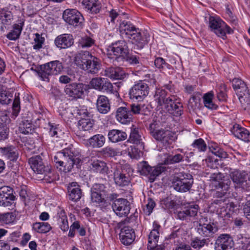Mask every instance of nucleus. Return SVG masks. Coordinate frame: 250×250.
<instances>
[{"label":"nucleus","mask_w":250,"mask_h":250,"mask_svg":"<svg viewBox=\"0 0 250 250\" xmlns=\"http://www.w3.org/2000/svg\"><path fill=\"white\" fill-rule=\"evenodd\" d=\"M54 161L57 168L60 167V170L67 172L71 170L74 165L77 166L81 160L76 158L70 149L65 148L57 152Z\"/></svg>","instance_id":"f257e3e1"},{"label":"nucleus","mask_w":250,"mask_h":250,"mask_svg":"<svg viewBox=\"0 0 250 250\" xmlns=\"http://www.w3.org/2000/svg\"><path fill=\"white\" fill-rule=\"evenodd\" d=\"M74 61L77 65L88 73H97L101 66L99 59L88 51L77 54L75 57Z\"/></svg>","instance_id":"f03ea898"},{"label":"nucleus","mask_w":250,"mask_h":250,"mask_svg":"<svg viewBox=\"0 0 250 250\" xmlns=\"http://www.w3.org/2000/svg\"><path fill=\"white\" fill-rule=\"evenodd\" d=\"M120 32L126 38L130 39L132 43L138 48H143L148 42L147 40L142 36L140 30L130 22L123 21L120 25Z\"/></svg>","instance_id":"7ed1b4c3"},{"label":"nucleus","mask_w":250,"mask_h":250,"mask_svg":"<svg viewBox=\"0 0 250 250\" xmlns=\"http://www.w3.org/2000/svg\"><path fill=\"white\" fill-rule=\"evenodd\" d=\"M172 186L176 191L185 192L189 190L193 183L192 176L187 173H176L173 176Z\"/></svg>","instance_id":"20e7f679"},{"label":"nucleus","mask_w":250,"mask_h":250,"mask_svg":"<svg viewBox=\"0 0 250 250\" xmlns=\"http://www.w3.org/2000/svg\"><path fill=\"white\" fill-rule=\"evenodd\" d=\"M232 87L244 109L250 108V94L245 82L240 79L235 78L232 80Z\"/></svg>","instance_id":"39448f33"},{"label":"nucleus","mask_w":250,"mask_h":250,"mask_svg":"<svg viewBox=\"0 0 250 250\" xmlns=\"http://www.w3.org/2000/svg\"><path fill=\"white\" fill-rule=\"evenodd\" d=\"M229 176L236 189L250 190V179L246 172L234 169L230 172Z\"/></svg>","instance_id":"423d86ee"},{"label":"nucleus","mask_w":250,"mask_h":250,"mask_svg":"<svg viewBox=\"0 0 250 250\" xmlns=\"http://www.w3.org/2000/svg\"><path fill=\"white\" fill-rule=\"evenodd\" d=\"M209 27L217 36L225 39L226 33H232V29L220 18L211 16L209 18Z\"/></svg>","instance_id":"0eeeda50"},{"label":"nucleus","mask_w":250,"mask_h":250,"mask_svg":"<svg viewBox=\"0 0 250 250\" xmlns=\"http://www.w3.org/2000/svg\"><path fill=\"white\" fill-rule=\"evenodd\" d=\"M166 170V167L160 166L151 167L146 162L143 161L138 166V171L142 175L147 176L150 182H153L156 178Z\"/></svg>","instance_id":"6e6552de"},{"label":"nucleus","mask_w":250,"mask_h":250,"mask_svg":"<svg viewBox=\"0 0 250 250\" xmlns=\"http://www.w3.org/2000/svg\"><path fill=\"white\" fill-rule=\"evenodd\" d=\"M63 20L68 24L75 27H83V17L82 14L75 9H67L62 15Z\"/></svg>","instance_id":"1a4fd4ad"},{"label":"nucleus","mask_w":250,"mask_h":250,"mask_svg":"<svg viewBox=\"0 0 250 250\" xmlns=\"http://www.w3.org/2000/svg\"><path fill=\"white\" fill-rule=\"evenodd\" d=\"M149 89L147 84L141 81L134 84L130 89L129 98L133 100L141 101L148 95Z\"/></svg>","instance_id":"9d476101"},{"label":"nucleus","mask_w":250,"mask_h":250,"mask_svg":"<svg viewBox=\"0 0 250 250\" xmlns=\"http://www.w3.org/2000/svg\"><path fill=\"white\" fill-rule=\"evenodd\" d=\"M129 51L126 42L124 40L118 41L113 42L107 49L109 58H113L112 55L116 56V59L123 58L126 55Z\"/></svg>","instance_id":"9b49d317"},{"label":"nucleus","mask_w":250,"mask_h":250,"mask_svg":"<svg viewBox=\"0 0 250 250\" xmlns=\"http://www.w3.org/2000/svg\"><path fill=\"white\" fill-rule=\"evenodd\" d=\"M207 222V217H202L200 219L199 225L197 227V232L202 237H210L217 232L218 228L214 223H206Z\"/></svg>","instance_id":"f8f14e48"},{"label":"nucleus","mask_w":250,"mask_h":250,"mask_svg":"<svg viewBox=\"0 0 250 250\" xmlns=\"http://www.w3.org/2000/svg\"><path fill=\"white\" fill-rule=\"evenodd\" d=\"M31 168L38 174L47 175L51 171V167L45 166L40 155H37L30 158L28 160Z\"/></svg>","instance_id":"ddd939ff"},{"label":"nucleus","mask_w":250,"mask_h":250,"mask_svg":"<svg viewBox=\"0 0 250 250\" xmlns=\"http://www.w3.org/2000/svg\"><path fill=\"white\" fill-rule=\"evenodd\" d=\"M153 229L148 235L147 249L148 250H164V245L157 244L159 238V229L160 226L155 221L153 223Z\"/></svg>","instance_id":"4468645a"},{"label":"nucleus","mask_w":250,"mask_h":250,"mask_svg":"<svg viewBox=\"0 0 250 250\" xmlns=\"http://www.w3.org/2000/svg\"><path fill=\"white\" fill-rule=\"evenodd\" d=\"M112 208L116 215L120 217H126L130 210V203L124 198L115 200L112 203Z\"/></svg>","instance_id":"2eb2a0df"},{"label":"nucleus","mask_w":250,"mask_h":250,"mask_svg":"<svg viewBox=\"0 0 250 250\" xmlns=\"http://www.w3.org/2000/svg\"><path fill=\"white\" fill-rule=\"evenodd\" d=\"M13 188L9 186L0 188V206L8 207L11 206L15 200Z\"/></svg>","instance_id":"dca6fc26"},{"label":"nucleus","mask_w":250,"mask_h":250,"mask_svg":"<svg viewBox=\"0 0 250 250\" xmlns=\"http://www.w3.org/2000/svg\"><path fill=\"white\" fill-rule=\"evenodd\" d=\"M153 137L165 146L171 144L176 139L175 133L172 131L161 128L154 132Z\"/></svg>","instance_id":"f3484780"},{"label":"nucleus","mask_w":250,"mask_h":250,"mask_svg":"<svg viewBox=\"0 0 250 250\" xmlns=\"http://www.w3.org/2000/svg\"><path fill=\"white\" fill-rule=\"evenodd\" d=\"M165 107L166 110L175 117H180L183 113V106L180 100L175 95H171L170 100Z\"/></svg>","instance_id":"a211bd4d"},{"label":"nucleus","mask_w":250,"mask_h":250,"mask_svg":"<svg viewBox=\"0 0 250 250\" xmlns=\"http://www.w3.org/2000/svg\"><path fill=\"white\" fill-rule=\"evenodd\" d=\"M84 86L82 83H71L65 86L64 92L68 97L73 99L81 98L85 90Z\"/></svg>","instance_id":"6ab92c4d"},{"label":"nucleus","mask_w":250,"mask_h":250,"mask_svg":"<svg viewBox=\"0 0 250 250\" xmlns=\"http://www.w3.org/2000/svg\"><path fill=\"white\" fill-rule=\"evenodd\" d=\"M14 20L12 12L7 8L0 9V31L2 33L9 29Z\"/></svg>","instance_id":"aec40b11"},{"label":"nucleus","mask_w":250,"mask_h":250,"mask_svg":"<svg viewBox=\"0 0 250 250\" xmlns=\"http://www.w3.org/2000/svg\"><path fill=\"white\" fill-rule=\"evenodd\" d=\"M215 244L219 250H234V241L229 234H220L216 239Z\"/></svg>","instance_id":"412c9836"},{"label":"nucleus","mask_w":250,"mask_h":250,"mask_svg":"<svg viewBox=\"0 0 250 250\" xmlns=\"http://www.w3.org/2000/svg\"><path fill=\"white\" fill-rule=\"evenodd\" d=\"M171 95L168 96L167 92L164 89L161 88H156L153 98L154 101L157 104V107L162 108V106H164L165 107L167 103L170 102Z\"/></svg>","instance_id":"4be33fe9"},{"label":"nucleus","mask_w":250,"mask_h":250,"mask_svg":"<svg viewBox=\"0 0 250 250\" xmlns=\"http://www.w3.org/2000/svg\"><path fill=\"white\" fill-rule=\"evenodd\" d=\"M67 189L70 200L77 202L80 200L82 196V190L80 186L77 182H73L69 183Z\"/></svg>","instance_id":"5701e85b"},{"label":"nucleus","mask_w":250,"mask_h":250,"mask_svg":"<svg viewBox=\"0 0 250 250\" xmlns=\"http://www.w3.org/2000/svg\"><path fill=\"white\" fill-rule=\"evenodd\" d=\"M56 46L60 49H65L71 46L74 43L72 35L63 34L57 36L54 41Z\"/></svg>","instance_id":"b1692460"},{"label":"nucleus","mask_w":250,"mask_h":250,"mask_svg":"<svg viewBox=\"0 0 250 250\" xmlns=\"http://www.w3.org/2000/svg\"><path fill=\"white\" fill-rule=\"evenodd\" d=\"M119 236L121 243L125 245L131 244L135 238L134 231L128 226H125L121 229Z\"/></svg>","instance_id":"393cba45"},{"label":"nucleus","mask_w":250,"mask_h":250,"mask_svg":"<svg viewBox=\"0 0 250 250\" xmlns=\"http://www.w3.org/2000/svg\"><path fill=\"white\" fill-rule=\"evenodd\" d=\"M102 73L103 76L115 80H123L127 76V74L120 67H108L104 70Z\"/></svg>","instance_id":"a878e982"},{"label":"nucleus","mask_w":250,"mask_h":250,"mask_svg":"<svg viewBox=\"0 0 250 250\" xmlns=\"http://www.w3.org/2000/svg\"><path fill=\"white\" fill-rule=\"evenodd\" d=\"M113 176L114 182L117 186L123 187L130 183L129 177L126 176L121 169L117 167L115 169Z\"/></svg>","instance_id":"bb28decb"},{"label":"nucleus","mask_w":250,"mask_h":250,"mask_svg":"<svg viewBox=\"0 0 250 250\" xmlns=\"http://www.w3.org/2000/svg\"><path fill=\"white\" fill-rule=\"evenodd\" d=\"M127 107H120L116 111V119L122 124L129 123L132 120L133 116Z\"/></svg>","instance_id":"cd10ccee"},{"label":"nucleus","mask_w":250,"mask_h":250,"mask_svg":"<svg viewBox=\"0 0 250 250\" xmlns=\"http://www.w3.org/2000/svg\"><path fill=\"white\" fill-rule=\"evenodd\" d=\"M96 109L101 114H107L110 110L109 99L104 95H99L96 101Z\"/></svg>","instance_id":"c85d7f7f"},{"label":"nucleus","mask_w":250,"mask_h":250,"mask_svg":"<svg viewBox=\"0 0 250 250\" xmlns=\"http://www.w3.org/2000/svg\"><path fill=\"white\" fill-rule=\"evenodd\" d=\"M82 4L88 13L96 14L101 9V3L98 0H83Z\"/></svg>","instance_id":"c756f323"},{"label":"nucleus","mask_w":250,"mask_h":250,"mask_svg":"<svg viewBox=\"0 0 250 250\" xmlns=\"http://www.w3.org/2000/svg\"><path fill=\"white\" fill-rule=\"evenodd\" d=\"M199 210L197 205L188 206L185 207L182 210L177 213V217L181 220H185L188 217H195L197 215Z\"/></svg>","instance_id":"7c9ffc66"},{"label":"nucleus","mask_w":250,"mask_h":250,"mask_svg":"<svg viewBox=\"0 0 250 250\" xmlns=\"http://www.w3.org/2000/svg\"><path fill=\"white\" fill-rule=\"evenodd\" d=\"M231 132L238 139L245 142L250 141V133L245 128L242 127L238 124H235L231 129Z\"/></svg>","instance_id":"2f4dec72"},{"label":"nucleus","mask_w":250,"mask_h":250,"mask_svg":"<svg viewBox=\"0 0 250 250\" xmlns=\"http://www.w3.org/2000/svg\"><path fill=\"white\" fill-rule=\"evenodd\" d=\"M239 206L233 202H229L220 208V214L222 217L229 218L233 213H237L239 210Z\"/></svg>","instance_id":"473e14b6"},{"label":"nucleus","mask_w":250,"mask_h":250,"mask_svg":"<svg viewBox=\"0 0 250 250\" xmlns=\"http://www.w3.org/2000/svg\"><path fill=\"white\" fill-rule=\"evenodd\" d=\"M230 184L231 181L229 179H223L222 181L215 184L214 186L216 189H220V191L216 192L215 196L218 198L224 196L229 189Z\"/></svg>","instance_id":"72a5a7b5"},{"label":"nucleus","mask_w":250,"mask_h":250,"mask_svg":"<svg viewBox=\"0 0 250 250\" xmlns=\"http://www.w3.org/2000/svg\"><path fill=\"white\" fill-rule=\"evenodd\" d=\"M126 133L120 130L112 129L108 133V137L110 141L112 143H118L125 140L127 138Z\"/></svg>","instance_id":"f704fd0d"},{"label":"nucleus","mask_w":250,"mask_h":250,"mask_svg":"<svg viewBox=\"0 0 250 250\" xmlns=\"http://www.w3.org/2000/svg\"><path fill=\"white\" fill-rule=\"evenodd\" d=\"M90 164V167L94 171L102 174L108 173V168L104 162L99 160H91Z\"/></svg>","instance_id":"c9c22d12"},{"label":"nucleus","mask_w":250,"mask_h":250,"mask_svg":"<svg viewBox=\"0 0 250 250\" xmlns=\"http://www.w3.org/2000/svg\"><path fill=\"white\" fill-rule=\"evenodd\" d=\"M24 23V20H21L18 23L14 24L13 26V30L7 34L6 37L9 40L13 41L19 39L22 30Z\"/></svg>","instance_id":"e433bc0d"},{"label":"nucleus","mask_w":250,"mask_h":250,"mask_svg":"<svg viewBox=\"0 0 250 250\" xmlns=\"http://www.w3.org/2000/svg\"><path fill=\"white\" fill-rule=\"evenodd\" d=\"M105 137L102 134H96L87 141L86 145L92 147H101L105 143Z\"/></svg>","instance_id":"4c0bfd02"},{"label":"nucleus","mask_w":250,"mask_h":250,"mask_svg":"<svg viewBox=\"0 0 250 250\" xmlns=\"http://www.w3.org/2000/svg\"><path fill=\"white\" fill-rule=\"evenodd\" d=\"M127 142L144 147V143L142 142L141 135L139 134L138 128L133 127L131 128L129 137Z\"/></svg>","instance_id":"58836bf2"},{"label":"nucleus","mask_w":250,"mask_h":250,"mask_svg":"<svg viewBox=\"0 0 250 250\" xmlns=\"http://www.w3.org/2000/svg\"><path fill=\"white\" fill-rule=\"evenodd\" d=\"M37 72L41 79L46 82H49V77L52 75L47 63L40 65Z\"/></svg>","instance_id":"ea45409f"},{"label":"nucleus","mask_w":250,"mask_h":250,"mask_svg":"<svg viewBox=\"0 0 250 250\" xmlns=\"http://www.w3.org/2000/svg\"><path fill=\"white\" fill-rule=\"evenodd\" d=\"M208 245V239L196 237L191 240L189 246L191 249L192 248L193 249L200 250Z\"/></svg>","instance_id":"a19ab883"},{"label":"nucleus","mask_w":250,"mask_h":250,"mask_svg":"<svg viewBox=\"0 0 250 250\" xmlns=\"http://www.w3.org/2000/svg\"><path fill=\"white\" fill-rule=\"evenodd\" d=\"M33 229L38 233H44L49 232L51 227L48 223L36 222L33 224Z\"/></svg>","instance_id":"79ce46f5"},{"label":"nucleus","mask_w":250,"mask_h":250,"mask_svg":"<svg viewBox=\"0 0 250 250\" xmlns=\"http://www.w3.org/2000/svg\"><path fill=\"white\" fill-rule=\"evenodd\" d=\"M200 99L199 95H192L188 102V109L194 111L199 109L200 107Z\"/></svg>","instance_id":"37998d69"},{"label":"nucleus","mask_w":250,"mask_h":250,"mask_svg":"<svg viewBox=\"0 0 250 250\" xmlns=\"http://www.w3.org/2000/svg\"><path fill=\"white\" fill-rule=\"evenodd\" d=\"M93 124V120L82 118L78 122V128L80 130L90 131L92 129Z\"/></svg>","instance_id":"c03bdc74"},{"label":"nucleus","mask_w":250,"mask_h":250,"mask_svg":"<svg viewBox=\"0 0 250 250\" xmlns=\"http://www.w3.org/2000/svg\"><path fill=\"white\" fill-rule=\"evenodd\" d=\"M58 223L60 228L64 232L69 229L67 217L64 211H61L58 219Z\"/></svg>","instance_id":"a18cd8bd"},{"label":"nucleus","mask_w":250,"mask_h":250,"mask_svg":"<svg viewBox=\"0 0 250 250\" xmlns=\"http://www.w3.org/2000/svg\"><path fill=\"white\" fill-rule=\"evenodd\" d=\"M47 64L49 65L52 75H57L60 73L63 68L62 63L58 60L51 61Z\"/></svg>","instance_id":"49530a36"},{"label":"nucleus","mask_w":250,"mask_h":250,"mask_svg":"<svg viewBox=\"0 0 250 250\" xmlns=\"http://www.w3.org/2000/svg\"><path fill=\"white\" fill-rule=\"evenodd\" d=\"M213 95L212 92H209L205 94L203 97L205 106L210 109H216L218 107V106L212 102Z\"/></svg>","instance_id":"de8ad7c7"},{"label":"nucleus","mask_w":250,"mask_h":250,"mask_svg":"<svg viewBox=\"0 0 250 250\" xmlns=\"http://www.w3.org/2000/svg\"><path fill=\"white\" fill-rule=\"evenodd\" d=\"M4 153L10 161H16L19 157V152L14 147H9L4 148Z\"/></svg>","instance_id":"09e8293b"},{"label":"nucleus","mask_w":250,"mask_h":250,"mask_svg":"<svg viewBox=\"0 0 250 250\" xmlns=\"http://www.w3.org/2000/svg\"><path fill=\"white\" fill-rule=\"evenodd\" d=\"M20 130L22 133L24 134L32 133L34 127L32 124L28 120L23 121L20 125Z\"/></svg>","instance_id":"8fccbe9b"},{"label":"nucleus","mask_w":250,"mask_h":250,"mask_svg":"<svg viewBox=\"0 0 250 250\" xmlns=\"http://www.w3.org/2000/svg\"><path fill=\"white\" fill-rule=\"evenodd\" d=\"M154 64L155 67L160 71L165 70L166 69H170L171 67V65L167 63L165 60L161 57H157L155 59Z\"/></svg>","instance_id":"3c124183"},{"label":"nucleus","mask_w":250,"mask_h":250,"mask_svg":"<svg viewBox=\"0 0 250 250\" xmlns=\"http://www.w3.org/2000/svg\"><path fill=\"white\" fill-rule=\"evenodd\" d=\"M106 195H102L95 192H91V200L93 203H96L100 206H102L105 203L104 199Z\"/></svg>","instance_id":"603ef678"},{"label":"nucleus","mask_w":250,"mask_h":250,"mask_svg":"<svg viewBox=\"0 0 250 250\" xmlns=\"http://www.w3.org/2000/svg\"><path fill=\"white\" fill-rule=\"evenodd\" d=\"M183 159L184 156L180 154L169 155L165 160V164L166 165L174 164L183 161Z\"/></svg>","instance_id":"864d4df0"},{"label":"nucleus","mask_w":250,"mask_h":250,"mask_svg":"<svg viewBox=\"0 0 250 250\" xmlns=\"http://www.w3.org/2000/svg\"><path fill=\"white\" fill-rule=\"evenodd\" d=\"M12 95L10 92L6 90L0 92V103L2 104H8L12 100Z\"/></svg>","instance_id":"5fc2aeb1"},{"label":"nucleus","mask_w":250,"mask_h":250,"mask_svg":"<svg viewBox=\"0 0 250 250\" xmlns=\"http://www.w3.org/2000/svg\"><path fill=\"white\" fill-rule=\"evenodd\" d=\"M194 148L198 149L199 151H205L207 150V145L204 140L201 138L196 139L192 144Z\"/></svg>","instance_id":"6e6d98bb"},{"label":"nucleus","mask_w":250,"mask_h":250,"mask_svg":"<svg viewBox=\"0 0 250 250\" xmlns=\"http://www.w3.org/2000/svg\"><path fill=\"white\" fill-rule=\"evenodd\" d=\"M94 43V41L89 37L82 38L79 41V46L82 48L91 47Z\"/></svg>","instance_id":"4d7b16f0"},{"label":"nucleus","mask_w":250,"mask_h":250,"mask_svg":"<svg viewBox=\"0 0 250 250\" xmlns=\"http://www.w3.org/2000/svg\"><path fill=\"white\" fill-rule=\"evenodd\" d=\"M15 218V216L12 212L0 214V220L6 224L13 223Z\"/></svg>","instance_id":"13d9d810"},{"label":"nucleus","mask_w":250,"mask_h":250,"mask_svg":"<svg viewBox=\"0 0 250 250\" xmlns=\"http://www.w3.org/2000/svg\"><path fill=\"white\" fill-rule=\"evenodd\" d=\"M35 35V38L34 39L35 44L33 45V48L35 50H38L42 48L45 39L41 36L39 33H36Z\"/></svg>","instance_id":"bf43d9fd"},{"label":"nucleus","mask_w":250,"mask_h":250,"mask_svg":"<svg viewBox=\"0 0 250 250\" xmlns=\"http://www.w3.org/2000/svg\"><path fill=\"white\" fill-rule=\"evenodd\" d=\"M123 59L132 65L138 64L140 63V58L136 55L130 54L129 51H127L126 55H125Z\"/></svg>","instance_id":"052dcab7"},{"label":"nucleus","mask_w":250,"mask_h":250,"mask_svg":"<svg viewBox=\"0 0 250 250\" xmlns=\"http://www.w3.org/2000/svg\"><path fill=\"white\" fill-rule=\"evenodd\" d=\"M19 95L20 94L19 93L17 94L16 93L12 106L13 114L16 116L18 115L21 109L20 99Z\"/></svg>","instance_id":"680f3d73"},{"label":"nucleus","mask_w":250,"mask_h":250,"mask_svg":"<svg viewBox=\"0 0 250 250\" xmlns=\"http://www.w3.org/2000/svg\"><path fill=\"white\" fill-rule=\"evenodd\" d=\"M9 128L7 125L0 123V140H4L8 138Z\"/></svg>","instance_id":"e2e57ef3"},{"label":"nucleus","mask_w":250,"mask_h":250,"mask_svg":"<svg viewBox=\"0 0 250 250\" xmlns=\"http://www.w3.org/2000/svg\"><path fill=\"white\" fill-rule=\"evenodd\" d=\"M101 90H104L106 92L111 93L116 92V90H114L112 84L108 80L104 78L102 83Z\"/></svg>","instance_id":"0e129e2a"},{"label":"nucleus","mask_w":250,"mask_h":250,"mask_svg":"<svg viewBox=\"0 0 250 250\" xmlns=\"http://www.w3.org/2000/svg\"><path fill=\"white\" fill-rule=\"evenodd\" d=\"M104 78H93L90 82V83L92 87L95 89L101 90L102 83Z\"/></svg>","instance_id":"69168bd1"},{"label":"nucleus","mask_w":250,"mask_h":250,"mask_svg":"<svg viewBox=\"0 0 250 250\" xmlns=\"http://www.w3.org/2000/svg\"><path fill=\"white\" fill-rule=\"evenodd\" d=\"M91 192H95V193L102 195H106L105 187L102 184H94L91 188Z\"/></svg>","instance_id":"338daca9"},{"label":"nucleus","mask_w":250,"mask_h":250,"mask_svg":"<svg viewBox=\"0 0 250 250\" xmlns=\"http://www.w3.org/2000/svg\"><path fill=\"white\" fill-rule=\"evenodd\" d=\"M49 126V135L52 137H58V132L60 131V130L58 127V125H54L53 124L50 123H48Z\"/></svg>","instance_id":"774afa93"}]
</instances>
